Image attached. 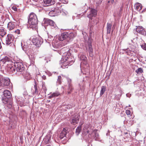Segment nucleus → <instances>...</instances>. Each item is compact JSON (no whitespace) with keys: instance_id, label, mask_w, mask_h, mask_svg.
I'll list each match as a JSON object with an SVG mask.
<instances>
[{"instance_id":"obj_1","label":"nucleus","mask_w":146,"mask_h":146,"mask_svg":"<svg viewBox=\"0 0 146 146\" xmlns=\"http://www.w3.org/2000/svg\"><path fill=\"white\" fill-rule=\"evenodd\" d=\"M71 56L68 54L67 53L65 52L63 54L62 58V61L63 62V65L66 66L68 65H71L73 63V60H71Z\"/></svg>"},{"instance_id":"obj_2","label":"nucleus","mask_w":146,"mask_h":146,"mask_svg":"<svg viewBox=\"0 0 146 146\" xmlns=\"http://www.w3.org/2000/svg\"><path fill=\"white\" fill-rule=\"evenodd\" d=\"M97 15V11L94 9H91L90 14L87 15V17L90 19V22H91L92 25H96L98 22V20L94 19L93 17H95Z\"/></svg>"},{"instance_id":"obj_3","label":"nucleus","mask_w":146,"mask_h":146,"mask_svg":"<svg viewBox=\"0 0 146 146\" xmlns=\"http://www.w3.org/2000/svg\"><path fill=\"white\" fill-rule=\"evenodd\" d=\"M14 67L16 69V72H20L26 78L25 75V68L23 64L21 62H17L14 63Z\"/></svg>"},{"instance_id":"obj_4","label":"nucleus","mask_w":146,"mask_h":146,"mask_svg":"<svg viewBox=\"0 0 146 146\" xmlns=\"http://www.w3.org/2000/svg\"><path fill=\"white\" fill-rule=\"evenodd\" d=\"M86 132L87 133H89L90 135L89 137L91 138H94L95 139L98 138L99 135L97 132V130H93L90 129H87Z\"/></svg>"},{"instance_id":"obj_5","label":"nucleus","mask_w":146,"mask_h":146,"mask_svg":"<svg viewBox=\"0 0 146 146\" xmlns=\"http://www.w3.org/2000/svg\"><path fill=\"white\" fill-rule=\"evenodd\" d=\"M32 41L34 44L37 47H40L43 41L42 39L39 36L34 37Z\"/></svg>"},{"instance_id":"obj_6","label":"nucleus","mask_w":146,"mask_h":146,"mask_svg":"<svg viewBox=\"0 0 146 146\" xmlns=\"http://www.w3.org/2000/svg\"><path fill=\"white\" fill-rule=\"evenodd\" d=\"M44 24L46 25H49L52 27V29H56L58 27L54 22L52 20L49 19H45L44 21Z\"/></svg>"},{"instance_id":"obj_7","label":"nucleus","mask_w":146,"mask_h":146,"mask_svg":"<svg viewBox=\"0 0 146 146\" xmlns=\"http://www.w3.org/2000/svg\"><path fill=\"white\" fill-rule=\"evenodd\" d=\"M44 24L46 25H49L52 27V29H56L58 27L54 22L52 20L49 19H45L44 21Z\"/></svg>"},{"instance_id":"obj_8","label":"nucleus","mask_w":146,"mask_h":146,"mask_svg":"<svg viewBox=\"0 0 146 146\" xmlns=\"http://www.w3.org/2000/svg\"><path fill=\"white\" fill-rule=\"evenodd\" d=\"M14 37L12 35L8 34L6 38L5 43L6 45H9L12 43L14 40Z\"/></svg>"},{"instance_id":"obj_9","label":"nucleus","mask_w":146,"mask_h":146,"mask_svg":"<svg viewBox=\"0 0 146 146\" xmlns=\"http://www.w3.org/2000/svg\"><path fill=\"white\" fill-rule=\"evenodd\" d=\"M72 120L71 121V123L73 125H75L77 123L79 120L80 116L78 114H76L72 116Z\"/></svg>"},{"instance_id":"obj_10","label":"nucleus","mask_w":146,"mask_h":146,"mask_svg":"<svg viewBox=\"0 0 146 146\" xmlns=\"http://www.w3.org/2000/svg\"><path fill=\"white\" fill-rule=\"evenodd\" d=\"M28 22L30 25V27L31 28H34L38 23L37 18H35L31 19H29Z\"/></svg>"},{"instance_id":"obj_11","label":"nucleus","mask_w":146,"mask_h":146,"mask_svg":"<svg viewBox=\"0 0 146 146\" xmlns=\"http://www.w3.org/2000/svg\"><path fill=\"white\" fill-rule=\"evenodd\" d=\"M136 31L139 34L145 36L146 30L141 26H136Z\"/></svg>"},{"instance_id":"obj_12","label":"nucleus","mask_w":146,"mask_h":146,"mask_svg":"<svg viewBox=\"0 0 146 146\" xmlns=\"http://www.w3.org/2000/svg\"><path fill=\"white\" fill-rule=\"evenodd\" d=\"M2 101L4 104H7V106L9 108H11L12 107L13 103L11 100L5 98H3Z\"/></svg>"},{"instance_id":"obj_13","label":"nucleus","mask_w":146,"mask_h":146,"mask_svg":"<svg viewBox=\"0 0 146 146\" xmlns=\"http://www.w3.org/2000/svg\"><path fill=\"white\" fill-rule=\"evenodd\" d=\"M11 63V60L8 57L5 56L0 61V64H5L8 65L9 64V63Z\"/></svg>"},{"instance_id":"obj_14","label":"nucleus","mask_w":146,"mask_h":146,"mask_svg":"<svg viewBox=\"0 0 146 146\" xmlns=\"http://www.w3.org/2000/svg\"><path fill=\"white\" fill-rule=\"evenodd\" d=\"M43 1L45 6H48L53 5L55 3L54 0H44Z\"/></svg>"},{"instance_id":"obj_15","label":"nucleus","mask_w":146,"mask_h":146,"mask_svg":"<svg viewBox=\"0 0 146 146\" xmlns=\"http://www.w3.org/2000/svg\"><path fill=\"white\" fill-rule=\"evenodd\" d=\"M10 84V80L9 79H2L1 86H7Z\"/></svg>"},{"instance_id":"obj_16","label":"nucleus","mask_w":146,"mask_h":146,"mask_svg":"<svg viewBox=\"0 0 146 146\" xmlns=\"http://www.w3.org/2000/svg\"><path fill=\"white\" fill-rule=\"evenodd\" d=\"M3 94L6 98V99H9L12 96L11 92L8 90H5L3 92Z\"/></svg>"},{"instance_id":"obj_17","label":"nucleus","mask_w":146,"mask_h":146,"mask_svg":"<svg viewBox=\"0 0 146 146\" xmlns=\"http://www.w3.org/2000/svg\"><path fill=\"white\" fill-rule=\"evenodd\" d=\"M59 12L58 10L57 9H56V8H54V9L52 10L49 12V15L52 17L55 16L57 15Z\"/></svg>"},{"instance_id":"obj_18","label":"nucleus","mask_w":146,"mask_h":146,"mask_svg":"<svg viewBox=\"0 0 146 146\" xmlns=\"http://www.w3.org/2000/svg\"><path fill=\"white\" fill-rule=\"evenodd\" d=\"M68 34L67 33H64L59 36L58 39L60 40L63 41L68 37Z\"/></svg>"},{"instance_id":"obj_19","label":"nucleus","mask_w":146,"mask_h":146,"mask_svg":"<svg viewBox=\"0 0 146 146\" xmlns=\"http://www.w3.org/2000/svg\"><path fill=\"white\" fill-rule=\"evenodd\" d=\"M15 23L10 22L7 25V28L9 30H11L13 29L15 27Z\"/></svg>"},{"instance_id":"obj_20","label":"nucleus","mask_w":146,"mask_h":146,"mask_svg":"<svg viewBox=\"0 0 146 146\" xmlns=\"http://www.w3.org/2000/svg\"><path fill=\"white\" fill-rule=\"evenodd\" d=\"M124 51H125L127 54L129 56H132L133 53L134 52L133 49L130 50L129 48L123 49Z\"/></svg>"},{"instance_id":"obj_21","label":"nucleus","mask_w":146,"mask_h":146,"mask_svg":"<svg viewBox=\"0 0 146 146\" xmlns=\"http://www.w3.org/2000/svg\"><path fill=\"white\" fill-rule=\"evenodd\" d=\"M66 134V129L64 128L60 133V139H63L64 137H65Z\"/></svg>"},{"instance_id":"obj_22","label":"nucleus","mask_w":146,"mask_h":146,"mask_svg":"<svg viewBox=\"0 0 146 146\" xmlns=\"http://www.w3.org/2000/svg\"><path fill=\"white\" fill-rule=\"evenodd\" d=\"M135 9L138 11H139L142 8V6L141 4L139 3H136L134 6Z\"/></svg>"},{"instance_id":"obj_23","label":"nucleus","mask_w":146,"mask_h":146,"mask_svg":"<svg viewBox=\"0 0 146 146\" xmlns=\"http://www.w3.org/2000/svg\"><path fill=\"white\" fill-rule=\"evenodd\" d=\"M111 26L112 24H111L108 23L107 24V31L108 34H110V33Z\"/></svg>"},{"instance_id":"obj_24","label":"nucleus","mask_w":146,"mask_h":146,"mask_svg":"<svg viewBox=\"0 0 146 146\" xmlns=\"http://www.w3.org/2000/svg\"><path fill=\"white\" fill-rule=\"evenodd\" d=\"M73 90L72 84L68 85L67 88V92L68 94H70Z\"/></svg>"},{"instance_id":"obj_25","label":"nucleus","mask_w":146,"mask_h":146,"mask_svg":"<svg viewBox=\"0 0 146 146\" xmlns=\"http://www.w3.org/2000/svg\"><path fill=\"white\" fill-rule=\"evenodd\" d=\"M56 8H56V9H57L59 11L61 9V8L62 6V3H61L60 1H59V2L56 4Z\"/></svg>"},{"instance_id":"obj_26","label":"nucleus","mask_w":146,"mask_h":146,"mask_svg":"<svg viewBox=\"0 0 146 146\" xmlns=\"http://www.w3.org/2000/svg\"><path fill=\"white\" fill-rule=\"evenodd\" d=\"M106 87L105 86H102L100 91V95L102 96L103 94L106 91Z\"/></svg>"},{"instance_id":"obj_27","label":"nucleus","mask_w":146,"mask_h":146,"mask_svg":"<svg viewBox=\"0 0 146 146\" xmlns=\"http://www.w3.org/2000/svg\"><path fill=\"white\" fill-rule=\"evenodd\" d=\"M6 34V31L3 29H0V35L3 37Z\"/></svg>"},{"instance_id":"obj_28","label":"nucleus","mask_w":146,"mask_h":146,"mask_svg":"<svg viewBox=\"0 0 146 146\" xmlns=\"http://www.w3.org/2000/svg\"><path fill=\"white\" fill-rule=\"evenodd\" d=\"M82 126L81 125L78 126L76 129V133L78 135L80 133L81 130Z\"/></svg>"},{"instance_id":"obj_29","label":"nucleus","mask_w":146,"mask_h":146,"mask_svg":"<svg viewBox=\"0 0 146 146\" xmlns=\"http://www.w3.org/2000/svg\"><path fill=\"white\" fill-rule=\"evenodd\" d=\"M35 18H37V17L36 15L34 13H31L29 15V19H35Z\"/></svg>"},{"instance_id":"obj_30","label":"nucleus","mask_w":146,"mask_h":146,"mask_svg":"<svg viewBox=\"0 0 146 146\" xmlns=\"http://www.w3.org/2000/svg\"><path fill=\"white\" fill-rule=\"evenodd\" d=\"M135 72L137 74L142 73L143 72V70L141 68H138L136 71Z\"/></svg>"},{"instance_id":"obj_31","label":"nucleus","mask_w":146,"mask_h":146,"mask_svg":"<svg viewBox=\"0 0 146 146\" xmlns=\"http://www.w3.org/2000/svg\"><path fill=\"white\" fill-rule=\"evenodd\" d=\"M51 135L50 134L47 135L45 139L46 140V141H47L48 143L49 141L51 138Z\"/></svg>"},{"instance_id":"obj_32","label":"nucleus","mask_w":146,"mask_h":146,"mask_svg":"<svg viewBox=\"0 0 146 146\" xmlns=\"http://www.w3.org/2000/svg\"><path fill=\"white\" fill-rule=\"evenodd\" d=\"M61 77L60 76H58V78L57 79V82L59 84H60L61 83Z\"/></svg>"},{"instance_id":"obj_33","label":"nucleus","mask_w":146,"mask_h":146,"mask_svg":"<svg viewBox=\"0 0 146 146\" xmlns=\"http://www.w3.org/2000/svg\"><path fill=\"white\" fill-rule=\"evenodd\" d=\"M34 88H35V94H38V91L37 90V86L36 84H35L34 86Z\"/></svg>"},{"instance_id":"obj_34","label":"nucleus","mask_w":146,"mask_h":146,"mask_svg":"<svg viewBox=\"0 0 146 146\" xmlns=\"http://www.w3.org/2000/svg\"><path fill=\"white\" fill-rule=\"evenodd\" d=\"M52 96L53 97L55 96H57L59 95V93L57 92H55L51 94Z\"/></svg>"},{"instance_id":"obj_35","label":"nucleus","mask_w":146,"mask_h":146,"mask_svg":"<svg viewBox=\"0 0 146 146\" xmlns=\"http://www.w3.org/2000/svg\"><path fill=\"white\" fill-rule=\"evenodd\" d=\"M59 1L62 3V4H66L68 3V1L66 0H59Z\"/></svg>"},{"instance_id":"obj_36","label":"nucleus","mask_w":146,"mask_h":146,"mask_svg":"<svg viewBox=\"0 0 146 146\" xmlns=\"http://www.w3.org/2000/svg\"><path fill=\"white\" fill-rule=\"evenodd\" d=\"M10 68L11 70V71H12L13 72H15L16 69L13 66H11L10 67Z\"/></svg>"},{"instance_id":"obj_37","label":"nucleus","mask_w":146,"mask_h":146,"mask_svg":"<svg viewBox=\"0 0 146 146\" xmlns=\"http://www.w3.org/2000/svg\"><path fill=\"white\" fill-rule=\"evenodd\" d=\"M102 1V0H96V4L99 5L101 3Z\"/></svg>"},{"instance_id":"obj_38","label":"nucleus","mask_w":146,"mask_h":146,"mask_svg":"<svg viewBox=\"0 0 146 146\" xmlns=\"http://www.w3.org/2000/svg\"><path fill=\"white\" fill-rule=\"evenodd\" d=\"M15 33L17 35H19L20 33V31L19 29L16 30Z\"/></svg>"},{"instance_id":"obj_39","label":"nucleus","mask_w":146,"mask_h":146,"mask_svg":"<svg viewBox=\"0 0 146 146\" xmlns=\"http://www.w3.org/2000/svg\"><path fill=\"white\" fill-rule=\"evenodd\" d=\"M141 48L144 50H146V44H145L141 46Z\"/></svg>"},{"instance_id":"obj_40","label":"nucleus","mask_w":146,"mask_h":146,"mask_svg":"<svg viewBox=\"0 0 146 146\" xmlns=\"http://www.w3.org/2000/svg\"><path fill=\"white\" fill-rule=\"evenodd\" d=\"M125 112L127 115H130L131 113L130 111L129 110H126Z\"/></svg>"},{"instance_id":"obj_41","label":"nucleus","mask_w":146,"mask_h":146,"mask_svg":"<svg viewBox=\"0 0 146 146\" xmlns=\"http://www.w3.org/2000/svg\"><path fill=\"white\" fill-rule=\"evenodd\" d=\"M67 80H68V85L72 84H71L72 81H71V80L70 79H69V78Z\"/></svg>"},{"instance_id":"obj_42","label":"nucleus","mask_w":146,"mask_h":146,"mask_svg":"<svg viewBox=\"0 0 146 146\" xmlns=\"http://www.w3.org/2000/svg\"><path fill=\"white\" fill-rule=\"evenodd\" d=\"M12 9L15 11H17V8L15 6H13V7H12Z\"/></svg>"},{"instance_id":"obj_43","label":"nucleus","mask_w":146,"mask_h":146,"mask_svg":"<svg viewBox=\"0 0 146 146\" xmlns=\"http://www.w3.org/2000/svg\"><path fill=\"white\" fill-rule=\"evenodd\" d=\"M42 78L44 80H45L46 78V76H45L44 75H43L42 76Z\"/></svg>"},{"instance_id":"obj_44","label":"nucleus","mask_w":146,"mask_h":146,"mask_svg":"<svg viewBox=\"0 0 146 146\" xmlns=\"http://www.w3.org/2000/svg\"><path fill=\"white\" fill-rule=\"evenodd\" d=\"M52 97H53L52 96V95L51 94V95L50 96H48V99H51V98H52Z\"/></svg>"},{"instance_id":"obj_45","label":"nucleus","mask_w":146,"mask_h":146,"mask_svg":"<svg viewBox=\"0 0 146 146\" xmlns=\"http://www.w3.org/2000/svg\"><path fill=\"white\" fill-rule=\"evenodd\" d=\"M21 46H22V47L23 49V50L24 49V48H26V47H25H25L24 46H22L23 44H22V43H21Z\"/></svg>"},{"instance_id":"obj_46","label":"nucleus","mask_w":146,"mask_h":146,"mask_svg":"<svg viewBox=\"0 0 146 146\" xmlns=\"http://www.w3.org/2000/svg\"><path fill=\"white\" fill-rule=\"evenodd\" d=\"M86 57L85 56H84L83 59H82V60H86Z\"/></svg>"},{"instance_id":"obj_47","label":"nucleus","mask_w":146,"mask_h":146,"mask_svg":"<svg viewBox=\"0 0 146 146\" xmlns=\"http://www.w3.org/2000/svg\"><path fill=\"white\" fill-rule=\"evenodd\" d=\"M1 82H2V79L0 78V86H1V85H2L1 84Z\"/></svg>"},{"instance_id":"obj_48","label":"nucleus","mask_w":146,"mask_h":146,"mask_svg":"<svg viewBox=\"0 0 146 146\" xmlns=\"http://www.w3.org/2000/svg\"><path fill=\"white\" fill-rule=\"evenodd\" d=\"M2 48L1 44V42L0 41V49Z\"/></svg>"},{"instance_id":"obj_49","label":"nucleus","mask_w":146,"mask_h":146,"mask_svg":"<svg viewBox=\"0 0 146 146\" xmlns=\"http://www.w3.org/2000/svg\"><path fill=\"white\" fill-rule=\"evenodd\" d=\"M90 51L92 53V52L93 50L92 48H90Z\"/></svg>"},{"instance_id":"obj_50","label":"nucleus","mask_w":146,"mask_h":146,"mask_svg":"<svg viewBox=\"0 0 146 146\" xmlns=\"http://www.w3.org/2000/svg\"><path fill=\"white\" fill-rule=\"evenodd\" d=\"M113 1V2L114 1V0H112V1Z\"/></svg>"},{"instance_id":"obj_51","label":"nucleus","mask_w":146,"mask_h":146,"mask_svg":"<svg viewBox=\"0 0 146 146\" xmlns=\"http://www.w3.org/2000/svg\"><path fill=\"white\" fill-rule=\"evenodd\" d=\"M126 95H127V96H128L127 94H126Z\"/></svg>"}]
</instances>
